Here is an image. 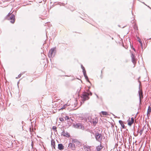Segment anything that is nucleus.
<instances>
[{
    "label": "nucleus",
    "instance_id": "nucleus-1",
    "mask_svg": "<svg viewBox=\"0 0 151 151\" xmlns=\"http://www.w3.org/2000/svg\"><path fill=\"white\" fill-rule=\"evenodd\" d=\"M7 19L9 20L12 24H14L15 22V16L12 13H9L6 17Z\"/></svg>",
    "mask_w": 151,
    "mask_h": 151
},
{
    "label": "nucleus",
    "instance_id": "nucleus-2",
    "mask_svg": "<svg viewBox=\"0 0 151 151\" xmlns=\"http://www.w3.org/2000/svg\"><path fill=\"white\" fill-rule=\"evenodd\" d=\"M56 50L55 48H51L49 51L48 55L49 58L53 57L55 54Z\"/></svg>",
    "mask_w": 151,
    "mask_h": 151
},
{
    "label": "nucleus",
    "instance_id": "nucleus-3",
    "mask_svg": "<svg viewBox=\"0 0 151 151\" xmlns=\"http://www.w3.org/2000/svg\"><path fill=\"white\" fill-rule=\"evenodd\" d=\"M95 137L97 141L101 142L103 138L102 134L99 133H96Z\"/></svg>",
    "mask_w": 151,
    "mask_h": 151
},
{
    "label": "nucleus",
    "instance_id": "nucleus-4",
    "mask_svg": "<svg viewBox=\"0 0 151 151\" xmlns=\"http://www.w3.org/2000/svg\"><path fill=\"white\" fill-rule=\"evenodd\" d=\"M74 127L76 128L81 129L83 130L84 129V125L82 123H76L75 124H74Z\"/></svg>",
    "mask_w": 151,
    "mask_h": 151
},
{
    "label": "nucleus",
    "instance_id": "nucleus-5",
    "mask_svg": "<svg viewBox=\"0 0 151 151\" xmlns=\"http://www.w3.org/2000/svg\"><path fill=\"white\" fill-rule=\"evenodd\" d=\"M139 105H141V99L142 98H143V96L142 95V91L141 90H140V87H139Z\"/></svg>",
    "mask_w": 151,
    "mask_h": 151
},
{
    "label": "nucleus",
    "instance_id": "nucleus-6",
    "mask_svg": "<svg viewBox=\"0 0 151 151\" xmlns=\"http://www.w3.org/2000/svg\"><path fill=\"white\" fill-rule=\"evenodd\" d=\"M87 92H86V101L88 100L89 99V96H91L92 95V93L91 92L88 91L87 90Z\"/></svg>",
    "mask_w": 151,
    "mask_h": 151
},
{
    "label": "nucleus",
    "instance_id": "nucleus-7",
    "mask_svg": "<svg viewBox=\"0 0 151 151\" xmlns=\"http://www.w3.org/2000/svg\"><path fill=\"white\" fill-rule=\"evenodd\" d=\"M90 122L93 123L94 125H95L98 123V119L96 118L91 119L90 120Z\"/></svg>",
    "mask_w": 151,
    "mask_h": 151
},
{
    "label": "nucleus",
    "instance_id": "nucleus-8",
    "mask_svg": "<svg viewBox=\"0 0 151 151\" xmlns=\"http://www.w3.org/2000/svg\"><path fill=\"white\" fill-rule=\"evenodd\" d=\"M68 147L71 148L73 150H74L75 149V145L73 143H69L68 145Z\"/></svg>",
    "mask_w": 151,
    "mask_h": 151
},
{
    "label": "nucleus",
    "instance_id": "nucleus-9",
    "mask_svg": "<svg viewBox=\"0 0 151 151\" xmlns=\"http://www.w3.org/2000/svg\"><path fill=\"white\" fill-rule=\"evenodd\" d=\"M131 57L132 58V62L134 64H135L136 63V61L135 55L133 54L132 53L131 55Z\"/></svg>",
    "mask_w": 151,
    "mask_h": 151
},
{
    "label": "nucleus",
    "instance_id": "nucleus-10",
    "mask_svg": "<svg viewBox=\"0 0 151 151\" xmlns=\"http://www.w3.org/2000/svg\"><path fill=\"white\" fill-rule=\"evenodd\" d=\"M62 135L64 137H70V134L67 132H65V131H63L62 133Z\"/></svg>",
    "mask_w": 151,
    "mask_h": 151
},
{
    "label": "nucleus",
    "instance_id": "nucleus-11",
    "mask_svg": "<svg viewBox=\"0 0 151 151\" xmlns=\"http://www.w3.org/2000/svg\"><path fill=\"white\" fill-rule=\"evenodd\" d=\"M103 146L100 144V145H99L96 147V151H100L103 148Z\"/></svg>",
    "mask_w": 151,
    "mask_h": 151
},
{
    "label": "nucleus",
    "instance_id": "nucleus-12",
    "mask_svg": "<svg viewBox=\"0 0 151 151\" xmlns=\"http://www.w3.org/2000/svg\"><path fill=\"white\" fill-rule=\"evenodd\" d=\"M81 97L82 99V101H81V103H84V101H85V92H84L82 95V96H81Z\"/></svg>",
    "mask_w": 151,
    "mask_h": 151
},
{
    "label": "nucleus",
    "instance_id": "nucleus-13",
    "mask_svg": "<svg viewBox=\"0 0 151 151\" xmlns=\"http://www.w3.org/2000/svg\"><path fill=\"white\" fill-rule=\"evenodd\" d=\"M58 149L60 150H62L64 149V146L62 144H58Z\"/></svg>",
    "mask_w": 151,
    "mask_h": 151
},
{
    "label": "nucleus",
    "instance_id": "nucleus-14",
    "mask_svg": "<svg viewBox=\"0 0 151 151\" xmlns=\"http://www.w3.org/2000/svg\"><path fill=\"white\" fill-rule=\"evenodd\" d=\"M51 145L54 149L55 148V142L53 139H52L51 140Z\"/></svg>",
    "mask_w": 151,
    "mask_h": 151
},
{
    "label": "nucleus",
    "instance_id": "nucleus-15",
    "mask_svg": "<svg viewBox=\"0 0 151 151\" xmlns=\"http://www.w3.org/2000/svg\"><path fill=\"white\" fill-rule=\"evenodd\" d=\"M151 111V107L150 106H149L148 108V109L147 111V116H149L150 115V113Z\"/></svg>",
    "mask_w": 151,
    "mask_h": 151
},
{
    "label": "nucleus",
    "instance_id": "nucleus-16",
    "mask_svg": "<svg viewBox=\"0 0 151 151\" xmlns=\"http://www.w3.org/2000/svg\"><path fill=\"white\" fill-rule=\"evenodd\" d=\"M119 123L121 125V126L122 127V128L124 129L125 127L124 125L123 124V122L122 120H119Z\"/></svg>",
    "mask_w": 151,
    "mask_h": 151
},
{
    "label": "nucleus",
    "instance_id": "nucleus-17",
    "mask_svg": "<svg viewBox=\"0 0 151 151\" xmlns=\"http://www.w3.org/2000/svg\"><path fill=\"white\" fill-rule=\"evenodd\" d=\"M81 68L83 70V72L84 76L85 77V70L84 67L82 65H81Z\"/></svg>",
    "mask_w": 151,
    "mask_h": 151
},
{
    "label": "nucleus",
    "instance_id": "nucleus-18",
    "mask_svg": "<svg viewBox=\"0 0 151 151\" xmlns=\"http://www.w3.org/2000/svg\"><path fill=\"white\" fill-rule=\"evenodd\" d=\"M133 123V122L129 120V121L128 122V124L129 126H131L132 124Z\"/></svg>",
    "mask_w": 151,
    "mask_h": 151
},
{
    "label": "nucleus",
    "instance_id": "nucleus-19",
    "mask_svg": "<svg viewBox=\"0 0 151 151\" xmlns=\"http://www.w3.org/2000/svg\"><path fill=\"white\" fill-rule=\"evenodd\" d=\"M86 150L87 151H90V147L88 146V147L86 146Z\"/></svg>",
    "mask_w": 151,
    "mask_h": 151
},
{
    "label": "nucleus",
    "instance_id": "nucleus-20",
    "mask_svg": "<svg viewBox=\"0 0 151 151\" xmlns=\"http://www.w3.org/2000/svg\"><path fill=\"white\" fill-rule=\"evenodd\" d=\"M144 127L142 128L140 130V131H139V133L140 134V135H141L142 134V133L144 130Z\"/></svg>",
    "mask_w": 151,
    "mask_h": 151
},
{
    "label": "nucleus",
    "instance_id": "nucleus-21",
    "mask_svg": "<svg viewBox=\"0 0 151 151\" xmlns=\"http://www.w3.org/2000/svg\"><path fill=\"white\" fill-rule=\"evenodd\" d=\"M138 41L139 42L141 46H142V42L141 40L140 39V38H138Z\"/></svg>",
    "mask_w": 151,
    "mask_h": 151
},
{
    "label": "nucleus",
    "instance_id": "nucleus-22",
    "mask_svg": "<svg viewBox=\"0 0 151 151\" xmlns=\"http://www.w3.org/2000/svg\"><path fill=\"white\" fill-rule=\"evenodd\" d=\"M102 114L103 115H108V113L106 111H101Z\"/></svg>",
    "mask_w": 151,
    "mask_h": 151
},
{
    "label": "nucleus",
    "instance_id": "nucleus-23",
    "mask_svg": "<svg viewBox=\"0 0 151 151\" xmlns=\"http://www.w3.org/2000/svg\"><path fill=\"white\" fill-rule=\"evenodd\" d=\"M91 119H92V118L91 117H88L87 119H86V121H88V122H90V120Z\"/></svg>",
    "mask_w": 151,
    "mask_h": 151
},
{
    "label": "nucleus",
    "instance_id": "nucleus-24",
    "mask_svg": "<svg viewBox=\"0 0 151 151\" xmlns=\"http://www.w3.org/2000/svg\"><path fill=\"white\" fill-rule=\"evenodd\" d=\"M67 106V105L66 104H65L63 106V107L61 108V109H65L66 107Z\"/></svg>",
    "mask_w": 151,
    "mask_h": 151
},
{
    "label": "nucleus",
    "instance_id": "nucleus-25",
    "mask_svg": "<svg viewBox=\"0 0 151 151\" xmlns=\"http://www.w3.org/2000/svg\"><path fill=\"white\" fill-rule=\"evenodd\" d=\"M65 120H68L70 119V118L69 116H66L65 117Z\"/></svg>",
    "mask_w": 151,
    "mask_h": 151
},
{
    "label": "nucleus",
    "instance_id": "nucleus-26",
    "mask_svg": "<svg viewBox=\"0 0 151 151\" xmlns=\"http://www.w3.org/2000/svg\"><path fill=\"white\" fill-rule=\"evenodd\" d=\"M77 142V140L76 139H73L72 140V143H76Z\"/></svg>",
    "mask_w": 151,
    "mask_h": 151
},
{
    "label": "nucleus",
    "instance_id": "nucleus-27",
    "mask_svg": "<svg viewBox=\"0 0 151 151\" xmlns=\"http://www.w3.org/2000/svg\"><path fill=\"white\" fill-rule=\"evenodd\" d=\"M57 128L55 126H53L52 127V129L54 130L55 131H56Z\"/></svg>",
    "mask_w": 151,
    "mask_h": 151
},
{
    "label": "nucleus",
    "instance_id": "nucleus-28",
    "mask_svg": "<svg viewBox=\"0 0 151 151\" xmlns=\"http://www.w3.org/2000/svg\"><path fill=\"white\" fill-rule=\"evenodd\" d=\"M85 77H86V80L88 81V82H89V80H88V76H87L86 75V76H85Z\"/></svg>",
    "mask_w": 151,
    "mask_h": 151
},
{
    "label": "nucleus",
    "instance_id": "nucleus-29",
    "mask_svg": "<svg viewBox=\"0 0 151 151\" xmlns=\"http://www.w3.org/2000/svg\"><path fill=\"white\" fill-rule=\"evenodd\" d=\"M21 75L22 74H19L18 76L16 78H20L21 77Z\"/></svg>",
    "mask_w": 151,
    "mask_h": 151
},
{
    "label": "nucleus",
    "instance_id": "nucleus-30",
    "mask_svg": "<svg viewBox=\"0 0 151 151\" xmlns=\"http://www.w3.org/2000/svg\"><path fill=\"white\" fill-rule=\"evenodd\" d=\"M134 123V118L133 117H132L131 118V120H130Z\"/></svg>",
    "mask_w": 151,
    "mask_h": 151
},
{
    "label": "nucleus",
    "instance_id": "nucleus-31",
    "mask_svg": "<svg viewBox=\"0 0 151 151\" xmlns=\"http://www.w3.org/2000/svg\"><path fill=\"white\" fill-rule=\"evenodd\" d=\"M60 120L61 121H64V119L63 118H60Z\"/></svg>",
    "mask_w": 151,
    "mask_h": 151
},
{
    "label": "nucleus",
    "instance_id": "nucleus-32",
    "mask_svg": "<svg viewBox=\"0 0 151 151\" xmlns=\"http://www.w3.org/2000/svg\"><path fill=\"white\" fill-rule=\"evenodd\" d=\"M133 50L134 51H135V50L134 48H133Z\"/></svg>",
    "mask_w": 151,
    "mask_h": 151
},
{
    "label": "nucleus",
    "instance_id": "nucleus-33",
    "mask_svg": "<svg viewBox=\"0 0 151 151\" xmlns=\"http://www.w3.org/2000/svg\"><path fill=\"white\" fill-rule=\"evenodd\" d=\"M140 85H141V83H140Z\"/></svg>",
    "mask_w": 151,
    "mask_h": 151
},
{
    "label": "nucleus",
    "instance_id": "nucleus-34",
    "mask_svg": "<svg viewBox=\"0 0 151 151\" xmlns=\"http://www.w3.org/2000/svg\"><path fill=\"white\" fill-rule=\"evenodd\" d=\"M84 147H84H84H83V148H84Z\"/></svg>",
    "mask_w": 151,
    "mask_h": 151
},
{
    "label": "nucleus",
    "instance_id": "nucleus-35",
    "mask_svg": "<svg viewBox=\"0 0 151 151\" xmlns=\"http://www.w3.org/2000/svg\"><path fill=\"white\" fill-rule=\"evenodd\" d=\"M121 39L122 40V38H121Z\"/></svg>",
    "mask_w": 151,
    "mask_h": 151
},
{
    "label": "nucleus",
    "instance_id": "nucleus-36",
    "mask_svg": "<svg viewBox=\"0 0 151 151\" xmlns=\"http://www.w3.org/2000/svg\"><path fill=\"white\" fill-rule=\"evenodd\" d=\"M151 39V38H149V39Z\"/></svg>",
    "mask_w": 151,
    "mask_h": 151
}]
</instances>
